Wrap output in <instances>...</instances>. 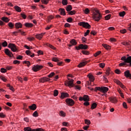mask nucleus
<instances>
[{
	"label": "nucleus",
	"mask_w": 131,
	"mask_h": 131,
	"mask_svg": "<svg viewBox=\"0 0 131 131\" xmlns=\"http://www.w3.org/2000/svg\"><path fill=\"white\" fill-rule=\"evenodd\" d=\"M92 11L93 12V17L94 20L97 22H99L102 18V15L99 12V10H97L96 8H93Z\"/></svg>",
	"instance_id": "obj_1"
},
{
	"label": "nucleus",
	"mask_w": 131,
	"mask_h": 131,
	"mask_svg": "<svg viewBox=\"0 0 131 131\" xmlns=\"http://www.w3.org/2000/svg\"><path fill=\"white\" fill-rule=\"evenodd\" d=\"M68 80L66 82V85L72 88L74 85V80L68 78Z\"/></svg>",
	"instance_id": "obj_2"
},
{
	"label": "nucleus",
	"mask_w": 131,
	"mask_h": 131,
	"mask_svg": "<svg viewBox=\"0 0 131 131\" xmlns=\"http://www.w3.org/2000/svg\"><path fill=\"white\" fill-rule=\"evenodd\" d=\"M78 25L80 26H82V27H83L84 28H85L86 29H90L91 26L88 23L85 22H80L78 24Z\"/></svg>",
	"instance_id": "obj_3"
},
{
	"label": "nucleus",
	"mask_w": 131,
	"mask_h": 131,
	"mask_svg": "<svg viewBox=\"0 0 131 131\" xmlns=\"http://www.w3.org/2000/svg\"><path fill=\"white\" fill-rule=\"evenodd\" d=\"M8 48L11 49L12 52H17L18 51V48H17V46L13 43H10L8 45Z\"/></svg>",
	"instance_id": "obj_4"
},
{
	"label": "nucleus",
	"mask_w": 131,
	"mask_h": 131,
	"mask_svg": "<svg viewBox=\"0 0 131 131\" xmlns=\"http://www.w3.org/2000/svg\"><path fill=\"white\" fill-rule=\"evenodd\" d=\"M121 60L124 61L125 63H129L131 66V56H129L126 58V56H123L121 57Z\"/></svg>",
	"instance_id": "obj_5"
},
{
	"label": "nucleus",
	"mask_w": 131,
	"mask_h": 131,
	"mask_svg": "<svg viewBox=\"0 0 131 131\" xmlns=\"http://www.w3.org/2000/svg\"><path fill=\"white\" fill-rule=\"evenodd\" d=\"M42 68H43V66H42L36 65L34 66L32 68V70L34 72H37V71H39V70L42 69Z\"/></svg>",
	"instance_id": "obj_6"
},
{
	"label": "nucleus",
	"mask_w": 131,
	"mask_h": 131,
	"mask_svg": "<svg viewBox=\"0 0 131 131\" xmlns=\"http://www.w3.org/2000/svg\"><path fill=\"white\" fill-rule=\"evenodd\" d=\"M25 131H43V129L41 128H38L37 129H32L30 127H26L24 128Z\"/></svg>",
	"instance_id": "obj_7"
},
{
	"label": "nucleus",
	"mask_w": 131,
	"mask_h": 131,
	"mask_svg": "<svg viewBox=\"0 0 131 131\" xmlns=\"http://www.w3.org/2000/svg\"><path fill=\"white\" fill-rule=\"evenodd\" d=\"M66 102L68 106H73L75 104L74 101L71 98L66 99Z\"/></svg>",
	"instance_id": "obj_8"
},
{
	"label": "nucleus",
	"mask_w": 131,
	"mask_h": 131,
	"mask_svg": "<svg viewBox=\"0 0 131 131\" xmlns=\"http://www.w3.org/2000/svg\"><path fill=\"white\" fill-rule=\"evenodd\" d=\"M5 53L6 54V55H7V56H9V57H13V56H14L13 53H12V52H11V51H10V50H9L8 49H6L5 50Z\"/></svg>",
	"instance_id": "obj_9"
},
{
	"label": "nucleus",
	"mask_w": 131,
	"mask_h": 131,
	"mask_svg": "<svg viewBox=\"0 0 131 131\" xmlns=\"http://www.w3.org/2000/svg\"><path fill=\"white\" fill-rule=\"evenodd\" d=\"M89 62H90L89 60L81 62L78 65V67H79V68H81V67H83V66H85V65L87 64L88 63H89Z\"/></svg>",
	"instance_id": "obj_10"
},
{
	"label": "nucleus",
	"mask_w": 131,
	"mask_h": 131,
	"mask_svg": "<svg viewBox=\"0 0 131 131\" xmlns=\"http://www.w3.org/2000/svg\"><path fill=\"white\" fill-rule=\"evenodd\" d=\"M50 80H51V79L50 78H49L48 77H44L41 78L39 79V82H45V81H50Z\"/></svg>",
	"instance_id": "obj_11"
},
{
	"label": "nucleus",
	"mask_w": 131,
	"mask_h": 131,
	"mask_svg": "<svg viewBox=\"0 0 131 131\" xmlns=\"http://www.w3.org/2000/svg\"><path fill=\"white\" fill-rule=\"evenodd\" d=\"M88 77L89 78L90 81L91 82H94L95 80V77L93 75H92L91 74H89L88 75Z\"/></svg>",
	"instance_id": "obj_12"
},
{
	"label": "nucleus",
	"mask_w": 131,
	"mask_h": 131,
	"mask_svg": "<svg viewBox=\"0 0 131 131\" xmlns=\"http://www.w3.org/2000/svg\"><path fill=\"white\" fill-rule=\"evenodd\" d=\"M124 75L127 78L129 77V78L131 79V74L128 70H127L124 72Z\"/></svg>",
	"instance_id": "obj_13"
},
{
	"label": "nucleus",
	"mask_w": 131,
	"mask_h": 131,
	"mask_svg": "<svg viewBox=\"0 0 131 131\" xmlns=\"http://www.w3.org/2000/svg\"><path fill=\"white\" fill-rule=\"evenodd\" d=\"M36 104H33L29 106V109H30V110H33V111L36 110Z\"/></svg>",
	"instance_id": "obj_14"
},
{
	"label": "nucleus",
	"mask_w": 131,
	"mask_h": 131,
	"mask_svg": "<svg viewBox=\"0 0 131 131\" xmlns=\"http://www.w3.org/2000/svg\"><path fill=\"white\" fill-rule=\"evenodd\" d=\"M110 100L112 103H114V104L116 103L117 102V99H116V97H110Z\"/></svg>",
	"instance_id": "obj_15"
},
{
	"label": "nucleus",
	"mask_w": 131,
	"mask_h": 131,
	"mask_svg": "<svg viewBox=\"0 0 131 131\" xmlns=\"http://www.w3.org/2000/svg\"><path fill=\"white\" fill-rule=\"evenodd\" d=\"M45 35V33H41V34H38L36 35V38H37V39H41L42 38V37Z\"/></svg>",
	"instance_id": "obj_16"
},
{
	"label": "nucleus",
	"mask_w": 131,
	"mask_h": 131,
	"mask_svg": "<svg viewBox=\"0 0 131 131\" xmlns=\"http://www.w3.org/2000/svg\"><path fill=\"white\" fill-rule=\"evenodd\" d=\"M69 97V94L68 93H61V99H64V98H68Z\"/></svg>",
	"instance_id": "obj_17"
},
{
	"label": "nucleus",
	"mask_w": 131,
	"mask_h": 131,
	"mask_svg": "<svg viewBox=\"0 0 131 131\" xmlns=\"http://www.w3.org/2000/svg\"><path fill=\"white\" fill-rule=\"evenodd\" d=\"M88 48V45H83V44H80L79 45V49L81 50H86Z\"/></svg>",
	"instance_id": "obj_18"
},
{
	"label": "nucleus",
	"mask_w": 131,
	"mask_h": 131,
	"mask_svg": "<svg viewBox=\"0 0 131 131\" xmlns=\"http://www.w3.org/2000/svg\"><path fill=\"white\" fill-rule=\"evenodd\" d=\"M26 54L28 55V56H30L31 58H33V57H34V54H32V53H31V52H30L29 50H27L26 51Z\"/></svg>",
	"instance_id": "obj_19"
},
{
	"label": "nucleus",
	"mask_w": 131,
	"mask_h": 131,
	"mask_svg": "<svg viewBox=\"0 0 131 131\" xmlns=\"http://www.w3.org/2000/svg\"><path fill=\"white\" fill-rule=\"evenodd\" d=\"M108 91H109V88L107 87L103 86L101 88V92H102V93H107Z\"/></svg>",
	"instance_id": "obj_20"
},
{
	"label": "nucleus",
	"mask_w": 131,
	"mask_h": 131,
	"mask_svg": "<svg viewBox=\"0 0 131 131\" xmlns=\"http://www.w3.org/2000/svg\"><path fill=\"white\" fill-rule=\"evenodd\" d=\"M59 11L61 14V15H63V16H65L66 15V13L65 12V9L63 8H60L59 9Z\"/></svg>",
	"instance_id": "obj_21"
},
{
	"label": "nucleus",
	"mask_w": 131,
	"mask_h": 131,
	"mask_svg": "<svg viewBox=\"0 0 131 131\" xmlns=\"http://www.w3.org/2000/svg\"><path fill=\"white\" fill-rule=\"evenodd\" d=\"M22 24L21 23H17L15 24V28L18 29L19 28H22Z\"/></svg>",
	"instance_id": "obj_22"
},
{
	"label": "nucleus",
	"mask_w": 131,
	"mask_h": 131,
	"mask_svg": "<svg viewBox=\"0 0 131 131\" xmlns=\"http://www.w3.org/2000/svg\"><path fill=\"white\" fill-rule=\"evenodd\" d=\"M83 101L84 102H89L90 101V98H89V96L85 95L83 96Z\"/></svg>",
	"instance_id": "obj_23"
},
{
	"label": "nucleus",
	"mask_w": 131,
	"mask_h": 131,
	"mask_svg": "<svg viewBox=\"0 0 131 131\" xmlns=\"http://www.w3.org/2000/svg\"><path fill=\"white\" fill-rule=\"evenodd\" d=\"M70 43L72 45V46H76L77 45V42H76V40L74 39H72L70 41Z\"/></svg>",
	"instance_id": "obj_24"
},
{
	"label": "nucleus",
	"mask_w": 131,
	"mask_h": 131,
	"mask_svg": "<svg viewBox=\"0 0 131 131\" xmlns=\"http://www.w3.org/2000/svg\"><path fill=\"white\" fill-rule=\"evenodd\" d=\"M59 116L61 117H65L66 116V113L65 112H63V111H61L59 112Z\"/></svg>",
	"instance_id": "obj_25"
},
{
	"label": "nucleus",
	"mask_w": 131,
	"mask_h": 131,
	"mask_svg": "<svg viewBox=\"0 0 131 131\" xmlns=\"http://www.w3.org/2000/svg\"><path fill=\"white\" fill-rule=\"evenodd\" d=\"M71 10H72V6H71V5H68L66 8L67 12H70Z\"/></svg>",
	"instance_id": "obj_26"
},
{
	"label": "nucleus",
	"mask_w": 131,
	"mask_h": 131,
	"mask_svg": "<svg viewBox=\"0 0 131 131\" xmlns=\"http://www.w3.org/2000/svg\"><path fill=\"white\" fill-rule=\"evenodd\" d=\"M7 86L8 88H9V89L10 90V91H12V92H15V89H14L13 86L11 85L10 84H8L7 85Z\"/></svg>",
	"instance_id": "obj_27"
},
{
	"label": "nucleus",
	"mask_w": 131,
	"mask_h": 131,
	"mask_svg": "<svg viewBox=\"0 0 131 131\" xmlns=\"http://www.w3.org/2000/svg\"><path fill=\"white\" fill-rule=\"evenodd\" d=\"M25 26H26V27H28V28L32 27L33 26V24L31 23H27L25 24Z\"/></svg>",
	"instance_id": "obj_28"
},
{
	"label": "nucleus",
	"mask_w": 131,
	"mask_h": 131,
	"mask_svg": "<svg viewBox=\"0 0 131 131\" xmlns=\"http://www.w3.org/2000/svg\"><path fill=\"white\" fill-rule=\"evenodd\" d=\"M2 20H3L4 22H6V23H8L9 21H10L9 18L5 17H2Z\"/></svg>",
	"instance_id": "obj_29"
},
{
	"label": "nucleus",
	"mask_w": 131,
	"mask_h": 131,
	"mask_svg": "<svg viewBox=\"0 0 131 131\" xmlns=\"http://www.w3.org/2000/svg\"><path fill=\"white\" fill-rule=\"evenodd\" d=\"M62 4L63 6H67L68 5V1L62 0Z\"/></svg>",
	"instance_id": "obj_30"
},
{
	"label": "nucleus",
	"mask_w": 131,
	"mask_h": 131,
	"mask_svg": "<svg viewBox=\"0 0 131 131\" xmlns=\"http://www.w3.org/2000/svg\"><path fill=\"white\" fill-rule=\"evenodd\" d=\"M2 47L4 48H6V47H8V42L6 41H4L2 43Z\"/></svg>",
	"instance_id": "obj_31"
},
{
	"label": "nucleus",
	"mask_w": 131,
	"mask_h": 131,
	"mask_svg": "<svg viewBox=\"0 0 131 131\" xmlns=\"http://www.w3.org/2000/svg\"><path fill=\"white\" fill-rule=\"evenodd\" d=\"M16 12H21V8L19 6H16L14 7Z\"/></svg>",
	"instance_id": "obj_32"
},
{
	"label": "nucleus",
	"mask_w": 131,
	"mask_h": 131,
	"mask_svg": "<svg viewBox=\"0 0 131 131\" xmlns=\"http://www.w3.org/2000/svg\"><path fill=\"white\" fill-rule=\"evenodd\" d=\"M96 107H97V103H92V106H91V109H92V110H93Z\"/></svg>",
	"instance_id": "obj_33"
},
{
	"label": "nucleus",
	"mask_w": 131,
	"mask_h": 131,
	"mask_svg": "<svg viewBox=\"0 0 131 131\" xmlns=\"http://www.w3.org/2000/svg\"><path fill=\"white\" fill-rule=\"evenodd\" d=\"M119 16L120 17H124V15H125V11H123L122 12H120L119 13Z\"/></svg>",
	"instance_id": "obj_34"
},
{
	"label": "nucleus",
	"mask_w": 131,
	"mask_h": 131,
	"mask_svg": "<svg viewBox=\"0 0 131 131\" xmlns=\"http://www.w3.org/2000/svg\"><path fill=\"white\" fill-rule=\"evenodd\" d=\"M76 13V11L75 10L70 11L69 12H68L69 15H74Z\"/></svg>",
	"instance_id": "obj_35"
},
{
	"label": "nucleus",
	"mask_w": 131,
	"mask_h": 131,
	"mask_svg": "<svg viewBox=\"0 0 131 131\" xmlns=\"http://www.w3.org/2000/svg\"><path fill=\"white\" fill-rule=\"evenodd\" d=\"M115 82H116V83H117V84H118L119 85H120V86L122 84V83H121V82H120V81H119L117 79L115 80Z\"/></svg>",
	"instance_id": "obj_36"
},
{
	"label": "nucleus",
	"mask_w": 131,
	"mask_h": 131,
	"mask_svg": "<svg viewBox=\"0 0 131 131\" xmlns=\"http://www.w3.org/2000/svg\"><path fill=\"white\" fill-rule=\"evenodd\" d=\"M42 4H44V5H48L49 3V0H41Z\"/></svg>",
	"instance_id": "obj_37"
},
{
	"label": "nucleus",
	"mask_w": 131,
	"mask_h": 131,
	"mask_svg": "<svg viewBox=\"0 0 131 131\" xmlns=\"http://www.w3.org/2000/svg\"><path fill=\"white\" fill-rule=\"evenodd\" d=\"M33 116L34 117H37L38 116V113H37V111H35L33 113Z\"/></svg>",
	"instance_id": "obj_38"
},
{
	"label": "nucleus",
	"mask_w": 131,
	"mask_h": 131,
	"mask_svg": "<svg viewBox=\"0 0 131 131\" xmlns=\"http://www.w3.org/2000/svg\"><path fill=\"white\" fill-rule=\"evenodd\" d=\"M102 46L103 47H104L105 49H106V50H109V49H110V46L106 44H102Z\"/></svg>",
	"instance_id": "obj_39"
},
{
	"label": "nucleus",
	"mask_w": 131,
	"mask_h": 131,
	"mask_svg": "<svg viewBox=\"0 0 131 131\" xmlns=\"http://www.w3.org/2000/svg\"><path fill=\"white\" fill-rule=\"evenodd\" d=\"M84 122H85V124H87V125H90V124H91V121L89 120L85 119L84 120Z\"/></svg>",
	"instance_id": "obj_40"
},
{
	"label": "nucleus",
	"mask_w": 131,
	"mask_h": 131,
	"mask_svg": "<svg viewBox=\"0 0 131 131\" xmlns=\"http://www.w3.org/2000/svg\"><path fill=\"white\" fill-rule=\"evenodd\" d=\"M58 95H59V92L58 91V90H54V97H57V96H58Z\"/></svg>",
	"instance_id": "obj_41"
},
{
	"label": "nucleus",
	"mask_w": 131,
	"mask_h": 131,
	"mask_svg": "<svg viewBox=\"0 0 131 131\" xmlns=\"http://www.w3.org/2000/svg\"><path fill=\"white\" fill-rule=\"evenodd\" d=\"M99 67H100V68H104V67H105V63L104 62H102L99 64Z\"/></svg>",
	"instance_id": "obj_42"
},
{
	"label": "nucleus",
	"mask_w": 131,
	"mask_h": 131,
	"mask_svg": "<svg viewBox=\"0 0 131 131\" xmlns=\"http://www.w3.org/2000/svg\"><path fill=\"white\" fill-rule=\"evenodd\" d=\"M122 45H123V46H130L129 42H127L126 41H123L122 42Z\"/></svg>",
	"instance_id": "obj_43"
},
{
	"label": "nucleus",
	"mask_w": 131,
	"mask_h": 131,
	"mask_svg": "<svg viewBox=\"0 0 131 131\" xmlns=\"http://www.w3.org/2000/svg\"><path fill=\"white\" fill-rule=\"evenodd\" d=\"M95 92H97V91H100V92H102V87H96L95 89Z\"/></svg>",
	"instance_id": "obj_44"
},
{
	"label": "nucleus",
	"mask_w": 131,
	"mask_h": 131,
	"mask_svg": "<svg viewBox=\"0 0 131 131\" xmlns=\"http://www.w3.org/2000/svg\"><path fill=\"white\" fill-rule=\"evenodd\" d=\"M24 64H27L28 67H29V66H30V61H24Z\"/></svg>",
	"instance_id": "obj_45"
},
{
	"label": "nucleus",
	"mask_w": 131,
	"mask_h": 131,
	"mask_svg": "<svg viewBox=\"0 0 131 131\" xmlns=\"http://www.w3.org/2000/svg\"><path fill=\"white\" fill-rule=\"evenodd\" d=\"M111 18V14H108L105 16V20H109Z\"/></svg>",
	"instance_id": "obj_46"
},
{
	"label": "nucleus",
	"mask_w": 131,
	"mask_h": 131,
	"mask_svg": "<svg viewBox=\"0 0 131 131\" xmlns=\"http://www.w3.org/2000/svg\"><path fill=\"white\" fill-rule=\"evenodd\" d=\"M84 13H85V14H88L90 13V9H89V8H86L84 10Z\"/></svg>",
	"instance_id": "obj_47"
},
{
	"label": "nucleus",
	"mask_w": 131,
	"mask_h": 131,
	"mask_svg": "<svg viewBox=\"0 0 131 131\" xmlns=\"http://www.w3.org/2000/svg\"><path fill=\"white\" fill-rule=\"evenodd\" d=\"M67 22H68L69 23H71V22H72V21H73V19H72V18L71 17H69L67 20Z\"/></svg>",
	"instance_id": "obj_48"
},
{
	"label": "nucleus",
	"mask_w": 131,
	"mask_h": 131,
	"mask_svg": "<svg viewBox=\"0 0 131 131\" xmlns=\"http://www.w3.org/2000/svg\"><path fill=\"white\" fill-rule=\"evenodd\" d=\"M82 53L84 55H89L90 54V52H89L88 51H86L85 50L82 51Z\"/></svg>",
	"instance_id": "obj_49"
},
{
	"label": "nucleus",
	"mask_w": 131,
	"mask_h": 131,
	"mask_svg": "<svg viewBox=\"0 0 131 131\" xmlns=\"http://www.w3.org/2000/svg\"><path fill=\"white\" fill-rule=\"evenodd\" d=\"M52 61H53V62H59V59L57 57H53Z\"/></svg>",
	"instance_id": "obj_50"
},
{
	"label": "nucleus",
	"mask_w": 131,
	"mask_h": 131,
	"mask_svg": "<svg viewBox=\"0 0 131 131\" xmlns=\"http://www.w3.org/2000/svg\"><path fill=\"white\" fill-rule=\"evenodd\" d=\"M1 79H2V80H3V81H4L5 82H6V81H7V79L6 78H5V77L1 76L0 77Z\"/></svg>",
	"instance_id": "obj_51"
},
{
	"label": "nucleus",
	"mask_w": 131,
	"mask_h": 131,
	"mask_svg": "<svg viewBox=\"0 0 131 131\" xmlns=\"http://www.w3.org/2000/svg\"><path fill=\"white\" fill-rule=\"evenodd\" d=\"M54 75H55V73L52 72L51 74H50L49 75H48V77H49V78H51V77H53V76H54Z\"/></svg>",
	"instance_id": "obj_52"
},
{
	"label": "nucleus",
	"mask_w": 131,
	"mask_h": 131,
	"mask_svg": "<svg viewBox=\"0 0 131 131\" xmlns=\"http://www.w3.org/2000/svg\"><path fill=\"white\" fill-rule=\"evenodd\" d=\"M110 73H111V71H110V69L108 68L106 70V75H109Z\"/></svg>",
	"instance_id": "obj_53"
},
{
	"label": "nucleus",
	"mask_w": 131,
	"mask_h": 131,
	"mask_svg": "<svg viewBox=\"0 0 131 131\" xmlns=\"http://www.w3.org/2000/svg\"><path fill=\"white\" fill-rule=\"evenodd\" d=\"M62 125L64 126H68L69 125V123L68 122H63L62 123Z\"/></svg>",
	"instance_id": "obj_54"
},
{
	"label": "nucleus",
	"mask_w": 131,
	"mask_h": 131,
	"mask_svg": "<svg viewBox=\"0 0 131 131\" xmlns=\"http://www.w3.org/2000/svg\"><path fill=\"white\" fill-rule=\"evenodd\" d=\"M1 72L2 73H6V72H7V70H6V69L5 68H2L1 69Z\"/></svg>",
	"instance_id": "obj_55"
},
{
	"label": "nucleus",
	"mask_w": 131,
	"mask_h": 131,
	"mask_svg": "<svg viewBox=\"0 0 131 131\" xmlns=\"http://www.w3.org/2000/svg\"><path fill=\"white\" fill-rule=\"evenodd\" d=\"M8 26L10 27V28H13L14 27V24L12 23H9Z\"/></svg>",
	"instance_id": "obj_56"
},
{
	"label": "nucleus",
	"mask_w": 131,
	"mask_h": 131,
	"mask_svg": "<svg viewBox=\"0 0 131 131\" xmlns=\"http://www.w3.org/2000/svg\"><path fill=\"white\" fill-rule=\"evenodd\" d=\"M0 117L2 118H5L6 117V115L4 114V113H1Z\"/></svg>",
	"instance_id": "obj_57"
},
{
	"label": "nucleus",
	"mask_w": 131,
	"mask_h": 131,
	"mask_svg": "<svg viewBox=\"0 0 131 131\" xmlns=\"http://www.w3.org/2000/svg\"><path fill=\"white\" fill-rule=\"evenodd\" d=\"M52 19H54V16L52 15H50L48 17V21H51V20H52Z\"/></svg>",
	"instance_id": "obj_58"
},
{
	"label": "nucleus",
	"mask_w": 131,
	"mask_h": 131,
	"mask_svg": "<svg viewBox=\"0 0 131 131\" xmlns=\"http://www.w3.org/2000/svg\"><path fill=\"white\" fill-rule=\"evenodd\" d=\"M90 33V30H87L86 32L84 33V36H87Z\"/></svg>",
	"instance_id": "obj_59"
},
{
	"label": "nucleus",
	"mask_w": 131,
	"mask_h": 131,
	"mask_svg": "<svg viewBox=\"0 0 131 131\" xmlns=\"http://www.w3.org/2000/svg\"><path fill=\"white\" fill-rule=\"evenodd\" d=\"M81 40H82V42L86 43V38L83 37H82Z\"/></svg>",
	"instance_id": "obj_60"
},
{
	"label": "nucleus",
	"mask_w": 131,
	"mask_h": 131,
	"mask_svg": "<svg viewBox=\"0 0 131 131\" xmlns=\"http://www.w3.org/2000/svg\"><path fill=\"white\" fill-rule=\"evenodd\" d=\"M100 54H101V51H98V52H96L94 54V57H97V56H99V55H100Z\"/></svg>",
	"instance_id": "obj_61"
},
{
	"label": "nucleus",
	"mask_w": 131,
	"mask_h": 131,
	"mask_svg": "<svg viewBox=\"0 0 131 131\" xmlns=\"http://www.w3.org/2000/svg\"><path fill=\"white\" fill-rule=\"evenodd\" d=\"M21 16L23 19H26L27 18L26 14L24 13H21Z\"/></svg>",
	"instance_id": "obj_62"
},
{
	"label": "nucleus",
	"mask_w": 131,
	"mask_h": 131,
	"mask_svg": "<svg viewBox=\"0 0 131 131\" xmlns=\"http://www.w3.org/2000/svg\"><path fill=\"white\" fill-rule=\"evenodd\" d=\"M120 32L121 33H122L123 34H124V33H125L126 32V30L125 29L121 30Z\"/></svg>",
	"instance_id": "obj_63"
},
{
	"label": "nucleus",
	"mask_w": 131,
	"mask_h": 131,
	"mask_svg": "<svg viewBox=\"0 0 131 131\" xmlns=\"http://www.w3.org/2000/svg\"><path fill=\"white\" fill-rule=\"evenodd\" d=\"M20 63V61L15 60L13 61V64H19Z\"/></svg>",
	"instance_id": "obj_64"
}]
</instances>
